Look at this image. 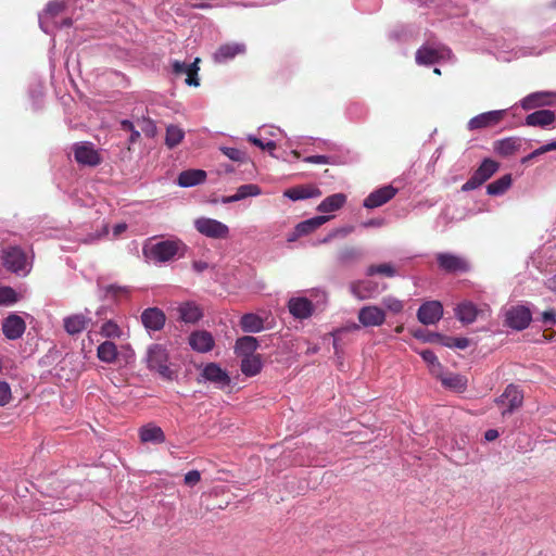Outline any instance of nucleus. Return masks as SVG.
<instances>
[{
  "mask_svg": "<svg viewBox=\"0 0 556 556\" xmlns=\"http://www.w3.org/2000/svg\"><path fill=\"white\" fill-rule=\"evenodd\" d=\"M186 245L180 240L149 242L143 247L144 256L154 263H166L184 255Z\"/></svg>",
  "mask_w": 556,
  "mask_h": 556,
  "instance_id": "f257e3e1",
  "label": "nucleus"
},
{
  "mask_svg": "<svg viewBox=\"0 0 556 556\" xmlns=\"http://www.w3.org/2000/svg\"><path fill=\"white\" fill-rule=\"evenodd\" d=\"M2 258L4 267L16 275L26 276L31 269V262L21 248L7 249Z\"/></svg>",
  "mask_w": 556,
  "mask_h": 556,
  "instance_id": "f03ea898",
  "label": "nucleus"
},
{
  "mask_svg": "<svg viewBox=\"0 0 556 556\" xmlns=\"http://www.w3.org/2000/svg\"><path fill=\"white\" fill-rule=\"evenodd\" d=\"M146 362L149 369L156 370L163 377H170L172 371L168 367V353L163 345L152 344L149 346Z\"/></svg>",
  "mask_w": 556,
  "mask_h": 556,
  "instance_id": "7ed1b4c3",
  "label": "nucleus"
},
{
  "mask_svg": "<svg viewBox=\"0 0 556 556\" xmlns=\"http://www.w3.org/2000/svg\"><path fill=\"white\" fill-rule=\"evenodd\" d=\"M193 226L198 232L211 239H227L229 237V227L214 218L199 217L194 220Z\"/></svg>",
  "mask_w": 556,
  "mask_h": 556,
  "instance_id": "20e7f679",
  "label": "nucleus"
},
{
  "mask_svg": "<svg viewBox=\"0 0 556 556\" xmlns=\"http://www.w3.org/2000/svg\"><path fill=\"white\" fill-rule=\"evenodd\" d=\"M498 169V163L491 159H485L475 170L472 176L462 186V190L467 192L477 189L488 179H490Z\"/></svg>",
  "mask_w": 556,
  "mask_h": 556,
  "instance_id": "39448f33",
  "label": "nucleus"
},
{
  "mask_svg": "<svg viewBox=\"0 0 556 556\" xmlns=\"http://www.w3.org/2000/svg\"><path fill=\"white\" fill-rule=\"evenodd\" d=\"M452 52L444 46L425 45L416 52V62L419 65H430L441 60H448Z\"/></svg>",
  "mask_w": 556,
  "mask_h": 556,
  "instance_id": "423d86ee",
  "label": "nucleus"
},
{
  "mask_svg": "<svg viewBox=\"0 0 556 556\" xmlns=\"http://www.w3.org/2000/svg\"><path fill=\"white\" fill-rule=\"evenodd\" d=\"M349 289L356 299L364 301L377 298L387 289V285L380 287L376 281L364 279L351 282Z\"/></svg>",
  "mask_w": 556,
  "mask_h": 556,
  "instance_id": "0eeeda50",
  "label": "nucleus"
},
{
  "mask_svg": "<svg viewBox=\"0 0 556 556\" xmlns=\"http://www.w3.org/2000/svg\"><path fill=\"white\" fill-rule=\"evenodd\" d=\"M64 10L61 1H50L43 12L39 14V26L46 34H52L58 27V15Z\"/></svg>",
  "mask_w": 556,
  "mask_h": 556,
  "instance_id": "6e6552de",
  "label": "nucleus"
},
{
  "mask_svg": "<svg viewBox=\"0 0 556 556\" xmlns=\"http://www.w3.org/2000/svg\"><path fill=\"white\" fill-rule=\"evenodd\" d=\"M522 392L514 384H509L504 393L496 399L497 405L503 406V416L511 414L515 409L519 408L522 405Z\"/></svg>",
  "mask_w": 556,
  "mask_h": 556,
  "instance_id": "1a4fd4ad",
  "label": "nucleus"
},
{
  "mask_svg": "<svg viewBox=\"0 0 556 556\" xmlns=\"http://www.w3.org/2000/svg\"><path fill=\"white\" fill-rule=\"evenodd\" d=\"M357 318L363 327H379L384 324L387 314L377 305H366L358 311Z\"/></svg>",
  "mask_w": 556,
  "mask_h": 556,
  "instance_id": "9d476101",
  "label": "nucleus"
},
{
  "mask_svg": "<svg viewBox=\"0 0 556 556\" xmlns=\"http://www.w3.org/2000/svg\"><path fill=\"white\" fill-rule=\"evenodd\" d=\"M531 319V312L525 306H511L505 313L506 325L515 330L526 329Z\"/></svg>",
  "mask_w": 556,
  "mask_h": 556,
  "instance_id": "9b49d317",
  "label": "nucleus"
},
{
  "mask_svg": "<svg viewBox=\"0 0 556 556\" xmlns=\"http://www.w3.org/2000/svg\"><path fill=\"white\" fill-rule=\"evenodd\" d=\"M74 156L77 163L87 166H97L101 157L93 144L90 142H78L73 147Z\"/></svg>",
  "mask_w": 556,
  "mask_h": 556,
  "instance_id": "f8f14e48",
  "label": "nucleus"
},
{
  "mask_svg": "<svg viewBox=\"0 0 556 556\" xmlns=\"http://www.w3.org/2000/svg\"><path fill=\"white\" fill-rule=\"evenodd\" d=\"M443 315V306L439 301L424 303L417 312L418 320L424 325H434Z\"/></svg>",
  "mask_w": 556,
  "mask_h": 556,
  "instance_id": "ddd939ff",
  "label": "nucleus"
},
{
  "mask_svg": "<svg viewBox=\"0 0 556 556\" xmlns=\"http://www.w3.org/2000/svg\"><path fill=\"white\" fill-rule=\"evenodd\" d=\"M288 309L295 319H307L313 315L315 305L305 296H292L288 301Z\"/></svg>",
  "mask_w": 556,
  "mask_h": 556,
  "instance_id": "4468645a",
  "label": "nucleus"
},
{
  "mask_svg": "<svg viewBox=\"0 0 556 556\" xmlns=\"http://www.w3.org/2000/svg\"><path fill=\"white\" fill-rule=\"evenodd\" d=\"M556 103V93L551 91H538L528 94L520 101L523 110H532L541 106H548Z\"/></svg>",
  "mask_w": 556,
  "mask_h": 556,
  "instance_id": "2eb2a0df",
  "label": "nucleus"
},
{
  "mask_svg": "<svg viewBox=\"0 0 556 556\" xmlns=\"http://www.w3.org/2000/svg\"><path fill=\"white\" fill-rule=\"evenodd\" d=\"M437 261L440 268L447 273H463L469 268L465 258L452 253H438Z\"/></svg>",
  "mask_w": 556,
  "mask_h": 556,
  "instance_id": "dca6fc26",
  "label": "nucleus"
},
{
  "mask_svg": "<svg viewBox=\"0 0 556 556\" xmlns=\"http://www.w3.org/2000/svg\"><path fill=\"white\" fill-rule=\"evenodd\" d=\"M201 377L205 381L214 383L217 388H225L230 383L229 375L215 363L205 365L202 369Z\"/></svg>",
  "mask_w": 556,
  "mask_h": 556,
  "instance_id": "f3484780",
  "label": "nucleus"
},
{
  "mask_svg": "<svg viewBox=\"0 0 556 556\" xmlns=\"http://www.w3.org/2000/svg\"><path fill=\"white\" fill-rule=\"evenodd\" d=\"M505 115L504 110L489 111L472 117L468 122V129L476 130L498 124Z\"/></svg>",
  "mask_w": 556,
  "mask_h": 556,
  "instance_id": "a211bd4d",
  "label": "nucleus"
},
{
  "mask_svg": "<svg viewBox=\"0 0 556 556\" xmlns=\"http://www.w3.org/2000/svg\"><path fill=\"white\" fill-rule=\"evenodd\" d=\"M330 218V216L320 215L299 223L295 226L294 231L289 236L288 241H295L298 238L313 232L315 229L326 224Z\"/></svg>",
  "mask_w": 556,
  "mask_h": 556,
  "instance_id": "6ab92c4d",
  "label": "nucleus"
},
{
  "mask_svg": "<svg viewBox=\"0 0 556 556\" xmlns=\"http://www.w3.org/2000/svg\"><path fill=\"white\" fill-rule=\"evenodd\" d=\"M26 324L24 319L16 315H9L2 323V332L9 340L20 339L25 332Z\"/></svg>",
  "mask_w": 556,
  "mask_h": 556,
  "instance_id": "aec40b11",
  "label": "nucleus"
},
{
  "mask_svg": "<svg viewBox=\"0 0 556 556\" xmlns=\"http://www.w3.org/2000/svg\"><path fill=\"white\" fill-rule=\"evenodd\" d=\"M397 192V189L393 188L392 186H384L382 188H379L371 193L364 200V206L367 208H376L388 201H390Z\"/></svg>",
  "mask_w": 556,
  "mask_h": 556,
  "instance_id": "412c9836",
  "label": "nucleus"
},
{
  "mask_svg": "<svg viewBox=\"0 0 556 556\" xmlns=\"http://www.w3.org/2000/svg\"><path fill=\"white\" fill-rule=\"evenodd\" d=\"M88 314L89 312L87 311V314L78 313L66 316L63 319L64 330L70 336L81 333L91 321V318L88 316Z\"/></svg>",
  "mask_w": 556,
  "mask_h": 556,
  "instance_id": "4be33fe9",
  "label": "nucleus"
},
{
  "mask_svg": "<svg viewBox=\"0 0 556 556\" xmlns=\"http://www.w3.org/2000/svg\"><path fill=\"white\" fill-rule=\"evenodd\" d=\"M245 52V45L241 42H230L222 45L213 54L214 61L217 63H225L232 60L239 54Z\"/></svg>",
  "mask_w": 556,
  "mask_h": 556,
  "instance_id": "5701e85b",
  "label": "nucleus"
},
{
  "mask_svg": "<svg viewBox=\"0 0 556 556\" xmlns=\"http://www.w3.org/2000/svg\"><path fill=\"white\" fill-rule=\"evenodd\" d=\"M164 313L156 307H150L142 312L141 321L148 330L157 331L163 328L165 324Z\"/></svg>",
  "mask_w": 556,
  "mask_h": 556,
  "instance_id": "b1692460",
  "label": "nucleus"
},
{
  "mask_svg": "<svg viewBox=\"0 0 556 556\" xmlns=\"http://www.w3.org/2000/svg\"><path fill=\"white\" fill-rule=\"evenodd\" d=\"M191 348L200 353H206L214 346V339L207 331H194L189 337Z\"/></svg>",
  "mask_w": 556,
  "mask_h": 556,
  "instance_id": "393cba45",
  "label": "nucleus"
},
{
  "mask_svg": "<svg viewBox=\"0 0 556 556\" xmlns=\"http://www.w3.org/2000/svg\"><path fill=\"white\" fill-rule=\"evenodd\" d=\"M177 312L179 319L188 324H194L202 317V311L194 302L179 304Z\"/></svg>",
  "mask_w": 556,
  "mask_h": 556,
  "instance_id": "a878e982",
  "label": "nucleus"
},
{
  "mask_svg": "<svg viewBox=\"0 0 556 556\" xmlns=\"http://www.w3.org/2000/svg\"><path fill=\"white\" fill-rule=\"evenodd\" d=\"M556 119V114L549 110H540L529 114L526 117V125L547 127L552 125Z\"/></svg>",
  "mask_w": 556,
  "mask_h": 556,
  "instance_id": "bb28decb",
  "label": "nucleus"
},
{
  "mask_svg": "<svg viewBox=\"0 0 556 556\" xmlns=\"http://www.w3.org/2000/svg\"><path fill=\"white\" fill-rule=\"evenodd\" d=\"M258 348V341L256 338L251 336H245L242 338H239L236 341L235 345V353L238 357L243 358L247 356L255 355V351Z\"/></svg>",
  "mask_w": 556,
  "mask_h": 556,
  "instance_id": "cd10ccee",
  "label": "nucleus"
},
{
  "mask_svg": "<svg viewBox=\"0 0 556 556\" xmlns=\"http://www.w3.org/2000/svg\"><path fill=\"white\" fill-rule=\"evenodd\" d=\"M139 437L143 443L160 444L165 441V434L163 430L153 424H148L140 428Z\"/></svg>",
  "mask_w": 556,
  "mask_h": 556,
  "instance_id": "c85d7f7f",
  "label": "nucleus"
},
{
  "mask_svg": "<svg viewBox=\"0 0 556 556\" xmlns=\"http://www.w3.org/2000/svg\"><path fill=\"white\" fill-rule=\"evenodd\" d=\"M283 195L292 201L305 200L309 198H317L321 195V191L318 188L296 186L287 189Z\"/></svg>",
  "mask_w": 556,
  "mask_h": 556,
  "instance_id": "c756f323",
  "label": "nucleus"
},
{
  "mask_svg": "<svg viewBox=\"0 0 556 556\" xmlns=\"http://www.w3.org/2000/svg\"><path fill=\"white\" fill-rule=\"evenodd\" d=\"M206 173L202 169H188L181 172L178 176V185L184 188H189L204 182Z\"/></svg>",
  "mask_w": 556,
  "mask_h": 556,
  "instance_id": "7c9ffc66",
  "label": "nucleus"
},
{
  "mask_svg": "<svg viewBox=\"0 0 556 556\" xmlns=\"http://www.w3.org/2000/svg\"><path fill=\"white\" fill-rule=\"evenodd\" d=\"M455 316L464 324H471L477 319L478 309L472 302L464 301L455 307Z\"/></svg>",
  "mask_w": 556,
  "mask_h": 556,
  "instance_id": "2f4dec72",
  "label": "nucleus"
},
{
  "mask_svg": "<svg viewBox=\"0 0 556 556\" xmlns=\"http://www.w3.org/2000/svg\"><path fill=\"white\" fill-rule=\"evenodd\" d=\"M345 202L346 195L344 193H334L325 198L317 206V211L321 213H332L340 210Z\"/></svg>",
  "mask_w": 556,
  "mask_h": 556,
  "instance_id": "473e14b6",
  "label": "nucleus"
},
{
  "mask_svg": "<svg viewBox=\"0 0 556 556\" xmlns=\"http://www.w3.org/2000/svg\"><path fill=\"white\" fill-rule=\"evenodd\" d=\"M440 380L445 388L454 392L462 393L467 389L468 380L465 376L459 374H446L440 376Z\"/></svg>",
  "mask_w": 556,
  "mask_h": 556,
  "instance_id": "72a5a7b5",
  "label": "nucleus"
},
{
  "mask_svg": "<svg viewBox=\"0 0 556 556\" xmlns=\"http://www.w3.org/2000/svg\"><path fill=\"white\" fill-rule=\"evenodd\" d=\"M263 368V359L260 354L241 358L240 369L248 377L256 376Z\"/></svg>",
  "mask_w": 556,
  "mask_h": 556,
  "instance_id": "f704fd0d",
  "label": "nucleus"
},
{
  "mask_svg": "<svg viewBox=\"0 0 556 556\" xmlns=\"http://www.w3.org/2000/svg\"><path fill=\"white\" fill-rule=\"evenodd\" d=\"M240 326L244 332H260L264 329L263 319L252 313L241 317Z\"/></svg>",
  "mask_w": 556,
  "mask_h": 556,
  "instance_id": "c9c22d12",
  "label": "nucleus"
},
{
  "mask_svg": "<svg viewBox=\"0 0 556 556\" xmlns=\"http://www.w3.org/2000/svg\"><path fill=\"white\" fill-rule=\"evenodd\" d=\"M97 356L101 362L111 364L117 357V348L112 341H104L97 349Z\"/></svg>",
  "mask_w": 556,
  "mask_h": 556,
  "instance_id": "e433bc0d",
  "label": "nucleus"
},
{
  "mask_svg": "<svg viewBox=\"0 0 556 556\" xmlns=\"http://www.w3.org/2000/svg\"><path fill=\"white\" fill-rule=\"evenodd\" d=\"M511 175L506 174L501 178L494 180L493 182L489 184L486 187V192L490 195H501L509 189V187L511 186Z\"/></svg>",
  "mask_w": 556,
  "mask_h": 556,
  "instance_id": "4c0bfd02",
  "label": "nucleus"
},
{
  "mask_svg": "<svg viewBox=\"0 0 556 556\" xmlns=\"http://www.w3.org/2000/svg\"><path fill=\"white\" fill-rule=\"evenodd\" d=\"M185 138V131L177 125H168L166 128L165 144L173 149Z\"/></svg>",
  "mask_w": 556,
  "mask_h": 556,
  "instance_id": "58836bf2",
  "label": "nucleus"
},
{
  "mask_svg": "<svg viewBox=\"0 0 556 556\" xmlns=\"http://www.w3.org/2000/svg\"><path fill=\"white\" fill-rule=\"evenodd\" d=\"M519 143L514 138H506L495 143V151L503 156H509L518 150Z\"/></svg>",
  "mask_w": 556,
  "mask_h": 556,
  "instance_id": "ea45409f",
  "label": "nucleus"
},
{
  "mask_svg": "<svg viewBox=\"0 0 556 556\" xmlns=\"http://www.w3.org/2000/svg\"><path fill=\"white\" fill-rule=\"evenodd\" d=\"M363 252L357 248H346L339 253L338 260L341 264L348 265L359 261Z\"/></svg>",
  "mask_w": 556,
  "mask_h": 556,
  "instance_id": "a19ab883",
  "label": "nucleus"
},
{
  "mask_svg": "<svg viewBox=\"0 0 556 556\" xmlns=\"http://www.w3.org/2000/svg\"><path fill=\"white\" fill-rule=\"evenodd\" d=\"M367 276L384 275L387 277H394L396 275L395 268L390 263L379 265H370L366 269Z\"/></svg>",
  "mask_w": 556,
  "mask_h": 556,
  "instance_id": "79ce46f5",
  "label": "nucleus"
},
{
  "mask_svg": "<svg viewBox=\"0 0 556 556\" xmlns=\"http://www.w3.org/2000/svg\"><path fill=\"white\" fill-rule=\"evenodd\" d=\"M382 306L386 311L392 313V314H399L404 308L403 301L399 300L395 296L387 295L381 301Z\"/></svg>",
  "mask_w": 556,
  "mask_h": 556,
  "instance_id": "37998d69",
  "label": "nucleus"
},
{
  "mask_svg": "<svg viewBox=\"0 0 556 556\" xmlns=\"http://www.w3.org/2000/svg\"><path fill=\"white\" fill-rule=\"evenodd\" d=\"M262 193L261 188L254 184L242 185L237 189V197L239 201L248 198V197H257Z\"/></svg>",
  "mask_w": 556,
  "mask_h": 556,
  "instance_id": "c03bdc74",
  "label": "nucleus"
},
{
  "mask_svg": "<svg viewBox=\"0 0 556 556\" xmlns=\"http://www.w3.org/2000/svg\"><path fill=\"white\" fill-rule=\"evenodd\" d=\"M198 61L199 59H195V61L191 64H187L185 62L175 61L173 63V71L177 75H187L188 73H198Z\"/></svg>",
  "mask_w": 556,
  "mask_h": 556,
  "instance_id": "a18cd8bd",
  "label": "nucleus"
},
{
  "mask_svg": "<svg viewBox=\"0 0 556 556\" xmlns=\"http://www.w3.org/2000/svg\"><path fill=\"white\" fill-rule=\"evenodd\" d=\"M420 356L430 366L431 372L438 375V371L441 369V364L435 354L430 350H424L420 352Z\"/></svg>",
  "mask_w": 556,
  "mask_h": 556,
  "instance_id": "49530a36",
  "label": "nucleus"
},
{
  "mask_svg": "<svg viewBox=\"0 0 556 556\" xmlns=\"http://www.w3.org/2000/svg\"><path fill=\"white\" fill-rule=\"evenodd\" d=\"M101 334L106 338H119L122 336V331L117 324L113 320H108L104 323L100 330Z\"/></svg>",
  "mask_w": 556,
  "mask_h": 556,
  "instance_id": "de8ad7c7",
  "label": "nucleus"
},
{
  "mask_svg": "<svg viewBox=\"0 0 556 556\" xmlns=\"http://www.w3.org/2000/svg\"><path fill=\"white\" fill-rule=\"evenodd\" d=\"M220 150L231 161L242 163L247 160L245 152L237 148L222 147Z\"/></svg>",
  "mask_w": 556,
  "mask_h": 556,
  "instance_id": "09e8293b",
  "label": "nucleus"
},
{
  "mask_svg": "<svg viewBox=\"0 0 556 556\" xmlns=\"http://www.w3.org/2000/svg\"><path fill=\"white\" fill-rule=\"evenodd\" d=\"M17 301L16 292L9 287L0 288V305L13 304Z\"/></svg>",
  "mask_w": 556,
  "mask_h": 556,
  "instance_id": "8fccbe9b",
  "label": "nucleus"
},
{
  "mask_svg": "<svg viewBox=\"0 0 556 556\" xmlns=\"http://www.w3.org/2000/svg\"><path fill=\"white\" fill-rule=\"evenodd\" d=\"M248 140L262 150H268L271 154H273V151L276 149V143H275V141H271V140L264 142L263 140H261L260 138H257L253 135H249Z\"/></svg>",
  "mask_w": 556,
  "mask_h": 556,
  "instance_id": "3c124183",
  "label": "nucleus"
},
{
  "mask_svg": "<svg viewBox=\"0 0 556 556\" xmlns=\"http://www.w3.org/2000/svg\"><path fill=\"white\" fill-rule=\"evenodd\" d=\"M141 130L147 137L151 138H153L157 132L155 123L150 118H143L141 121Z\"/></svg>",
  "mask_w": 556,
  "mask_h": 556,
  "instance_id": "603ef678",
  "label": "nucleus"
},
{
  "mask_svg": "<svg viewBox=\"0 0 556 556\" xmlns=\"http://www.w3.org/2000/svg\"><path fill=\"white\" fill-rule=\"evenodd\" d=\"M443 344L450 348L466 349L469 345V340L466 338H444Z\"/></svg>",
  "mask_w": 556,
  "mask_h": 556,
  "instance_id": "864d4df0",
  "label": "nucleus"
},
{
  "mask_svg": "<svg viewBox=\"0 0 556 556\" xmlns=\"http://www.w3.org/2000/svg\"><path fill=\"white\" fill-rule=\"evenodd\" d=\"M11 400V388L7 382H0V406L7 405Z\"/></svg>",
  "mask_w": 556,
  "mask_h": 556,
  "instance_id": "5fc2aeb1",
  "label": "nucleus"
},
{
  "mask_svg": "<svg viewBox=\"0 0 556 556\" xmlns=\"http://www.w3.org/2000/svg\"><path fill=\"white\" fill-rule=\"evenodd\" d=\"M184 480L187 485L193 486L201 480V475L198 470H191L185 475Z\"/></svg>",
  "mask_w": 556,
  "mask_h": 556,
  "instance_id": "6e6d98bb",
  "label": "nucleus"
},
{
  "mask_svg": "<svg viewBox=\"0 0 556 556\" xmlns=\"http://www.w3.org/2000/svg\"><path fill=\"white\" fill-rule=\"evenodd\" d=\"M415 337L420 338L426 342H441L442 344L444 342V338L441 334L435 333V332L428 333L427 336L416 332Z\"/></svg>",
  "mask_w": 556,
  "mask_h": 556,
  "instance_id": "4d7b16f0",
  "label": "nucleus"
},
{
  "mask_svg": "<svg viewBox=\"0 0 556 556\" xmlns=\"http://www.w3.org/2000/svg\"><path fill=\"white\" fill-rule=\"evenodd\" d=\"M304 162L313 164H330V157L326 155H311L304 157Z\"/></svg>",
  "mask_w": 556,
  "mask_h": 556,
  "instance_id": "13d9d810",
  "label": "nucleus"
},
{
  "mask_svg": "<svg viewBox=\"0 0 556 556\" xmlns=\"http://www.w3.org/2000/svg\"><path fill=\"white\" fill-rule=\"evenodd\" d=\"M542 320L545 326L553 327L556 325V314L554 311H546L542 314Z\"/></svg>",
  "mask_w": 556,
  "mask_h": 556,
  "instance_id": "bf43d9fd",
  "label": "nucleus"
},
{
  "mask_svg": "<svg viewBox=\"0 0 556 556\" xmlns=\"http://www.w3.org/2000/svg\"><path fill=\"white\" fill-rule=\"evenodd\" d=\"M351 230H352L351 228H342V229L333 230L327 237H325L323 240H320V243H327L338 235L345 236V235L350 233Z\"/></svg>",
  "mask_w": 556,
  "mask_h": 556,
  "instance_id": "052dcab7",
  "label": "nucleus"
},
{
  "mask_svg": "<svg viewBox=\"0 0 556 556\" xmlns=\"http://www.w3.org/2000/svg\"><path fill=\"white\" fill-rule=\"evenodd\" d=\"M359 329V325L353 323L344 328H341V329H338L333 332V337H337L339 333L343 332V331H356ZM333 345L334 348L337 349V338H334V341H333Z\"/></svg>",
  "mask_w": 556,
  "mask_h": 556,
  "instance_id": "680f3d73",
  "label": "nucleus"
},
{
  "mask_svg": "<svg viewBox=\"0 0 556 556\" xmlns=\"http://www.w3.org/2000/svg\"><path fill=\"white\" fill-rule=\"evenodd\" d=\"M186 84L189 86H199V79L197 77V73H188L186 78Z\"/></svg>",
  "mask_w": 556,
  "mask_h": 556,
  "instance_id": "e2e57ef3",
  "label": "nucleus"
},
{
  "mask_svg": "<svg viewBox=\"0 0 556 556\" xmlns=\"http://www.w3.org/2000/svg\"><path fill=\"white\" fill-rule=\"evenodd\" d=\"M497 437H498V431L495 429H489L484 433V439L486 441H494L495 439H497Z\"/></svg>",
  "mask_w": 556,
  "mask_h": 556,
  "instance_id": "0e129e2a",
  "label": "nucleus"
},
{
  "mask_svg": "<svg viewBox=\"0 0 556 556\" xmlns=\"http://www.w3.org/2000/svg\"><path fill=\"white\" fill-rule=\"evenodd\" d=\"M121 127H122V129L127 130V131H131L135 129L132 122H130L128 119H123L121 122Z\"/></svg>",
  "mask_w": 556,
  "mask_h": 556,
  "instance_id": "69168bd1",
  "label": "nucleus"
},
{
  "mask_svg": "<svg viewBox=\"0 0 556 556\" xmlns=\"http://www.w3.org/2000/svg\"><path fill=\"white\" fill-rule=\"evenodd\" d=\"M125 230H126V225L125 224H117L113 228V235H114V237H118Z\"/></svg>",
  "mask_w": 556,
  "mask_h": 556,
  "instance_id": "338daca9",
  "label": "nucleus"
},
{
  "mask_svg": "<svg viewBox=\"0 0 556 556\" xmlns=\"http://www.w3.org/2000/svg\"><path fill=\"white\" fill-rule=\"evenodd\" d=\"M545 285H546V287L549 290L556 291V275H554L553 277L548 278L546 280Z\"/></svg>",
  "mask_w": 556,
  "mask_h": 556,
  "instance_id": "774afa93",
  "label": "nucleus"
}]
</instances>
